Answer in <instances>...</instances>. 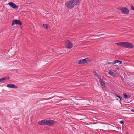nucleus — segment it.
Masks as SVG:
<instances>
[{
    "instance_id": "obj_1",
    "label": "nucleus",
    "mask_w": 134,
    "mask_h": 134,
    "mask_svg": "<svg viewBox=\"0 0 134 134\" xmlns=\"http://www.w3.org/2000/svg\"><path fill=\"white\" fill-rule=\"evenodd\" d=\"M117 9L120 10L122 13L127 14L129 12V11L127 8L126 7H118Z\"/></svg>"
},
{
    "instance_id": "obj_2",
    "label": "nucleus",
    "mask_w": 134,
    "mask_h": 134,
    "mask_svg": "<svg viewBox=\"0 0 134 134\" xmlns=\"http://www.w3.org/2000/svg\"><path fill=\"white\" fill-rule=\"evenodd\" d=\"M65 5L69 9H72L74 7L72 0L66 2L65 3Z\"/></svg>"
},
{
    "instance_id": "obj_3",
    "label": "nucleus",
    "mask_w": 134,
    "mask_h": 134,
    "mask_svg": "<svg viewBox=\"0 0 134 134\" xmlns=\"http://www.w3.org/2000/svg\"><path fill=\"white\" fill-rule=\"evenodd\" d=\"M124 47L126 48L131 49L133 47V45L131 43L126 42H124Z\"/></svg>"
},
{
    "instance_id": "obj_4",
    "label": "nucleus",
    "mask_w": 134,
    "mask_h": 134,
    "mask_svg": "<svg viewBox=\"0 0 134 134\" xmlns=\"http://www.w3.org/2000/svg\"><path fill=\"white\" fill-rule=\"evenodd\" d=\"M15 24H18L20 25H22V23L21 21L19 20L15 19L13 20L11 26H13Z\"/></svg>"
},
{
    "instance_id": "obj_5",
    "label": "nucleus",
    "mask_w": 134,
    "mask_h": 134,
    "mask_svg": "<svg viewBox=\"0 0 134 134\" xmlns=\"http://www.w3.org/2000/svg\"><path fill=\"white\" fill-rule=\"evenodd\" d=\"M65 43L66 47L70 49L72 47L73 44L69 40L66 41Z\"/></svg>"
},
{
    "instance_id": "obj_6",
    "label": "nucleus",
    "mask_w": 134,
    "mask_h": 134,
    "mask_svg": "<svg viewBox=\"0 0 134 134\" xmlns=\"http://www.w3.org/2000/svg\"><path fill=\"white\" fill-rule=\"evenodd\" d=\"M122 63V61H120L118 60H116L112 62H107L106 63V64L113 65L115 64L116 63H119V64H121Z\"/></svg>"
},
{
    "instance_id": "obj_7",
    "label": "nucleus",
    "mask_w": 134,
    "mask_h": 134,
    "mask_svg": "<svg viewBox=\"0 0 134 134\" xmlns=\"http://www.w3.org/2000/svg\"><path fill=\"white\" fill-rule=\"evenodd\" d=\"M7 87L14 89H17L18 88L17 86L15 84H7Z\"/></svg>"
},
{
    "instance_id": "obj_8",
    "label": "nucleus",
    "mask_w": 134,
    "mask_h": 134,
    "mask_svg": "<svg viewBox=\"0 0 134 134\" xmlns=\"http://www.w3.org/2000/svg\"><path fill=\"white\" fill-rule=\"evenodd\" d=\"M8 4L13 9H15L19 7L18 6H17L15 4L12 2H9Z\"/></svg>"
},
{
    "instance_id": "obj_9",
    "label": "nucleus",
    "mask_w": 134,
    "mask_h": 134,
    "mask_svg": "<svg viewBox=\"0 0 134 134\" xmlns=\"http://www.w3.org/2000/svg\"><path fill=\"white\" fill-rule=\"evenodd\" d=\"M46 125H48L51 126L53 125L54 122V121L52 120H47L46 121Z\"/></svg>"
},
{
    "instance_id": "obj_10",
    "label": "nucleus",
    "mask_w": 134,
    "mask_h": 134,
    "mask_svg": "<svg viewBox=\"0 0 134 134\" xmlns=\"http://www.w3.org/2000/svg\"><path fill=\"white\" fill-rule=\"evenodd\" d=\"M73 3V4L74 7L76 5L80 4V0H72Z\"/></svg>"
},
{
    "instance_id": "obj_11",
    "label": "nucleus",
    "mask_w": 134,
    "mask_h": 134,
    "mask_svg": "<svg viewBox=\"0 0 134 134\" xmlns=\"http://www.w3.org/2000/svg\"><path fill=\"white\" fill-rule=\"evenodd\" d=\"M87 59L86 58L82 60H79L78 62V63L79 64H85L87 62Z\"/></svg>"
},
{
    "instance_id": "obj_12",
    "label": "nucleus",
    "mask_w": 134,
    "mask_h": 134,
    "mask_svg": "<svg viewBox=\"0 0 134 134\" xmlns=\"http://www.w3.org/2000/svg\"><path fill=\"white\" fill-rule=\"evenodd\" d=\"M47 120H42L38 122V124L39 125H46Z\"/></svg>"
},
{
    "instance_id": "obj_13",
    "label": "nucleus",
    "mask_w": 134,
    "mask_h": 134,
    "mask_svg": "<svg viewBox=\"0 0 134 134\" xmlns=\"http://www.w3.org/2000/svg\"><path fill=\"white\" fill-rule=\"evenodd\" d=\"M99 81L100 82L101 85L105 87V85L104 83V81H103L102 79L101 78L99 79Z\"/></svg>"
},
{
    "instance_id": "obj_14",
    "label": "nucleus",
    "mask_w": 134,
    "mask_h": 134,
    "mask_svg": "<svg viewBox=\"0 0 134 134\" xmlns=\"http://www.w3.org/2000/svg\"><path fill=\"white\" fill-rule=\"evenodd\" d=\"M108 73L110 75H111L113 77H117L116 74L114 73V72L110 71L108 72Z\"/></svg>"
},
{
    "instance_id": "obj_15",
    "label": "nucleus",
    "mask_w": 134,
    "mask_h": 134,
    "mask_svg": "<svg viewBox=\"0 0 134 134\" xmlns=\"http://www.w3.org/2000/svg\"><path fill=\"white\" fill-rule=\"evenodd\" d=\"M93 74H94L95 76L98 77L99 79H100L101 78V77L96 72V71H93Z\"/></svg>"
},
{
    "instance_id": "obj_16",
    "label": "nucleus",
    "mask_w": 134,
    "mask_h": 134,
    "mask_svg": "<svg viewBox=\"0 0 134 134\" xmlns=\"http://www.w3.org/2000/svg\"><path fill=\"white\" fill-rule=\"evenodd\" d=\"M116 44L118 46H121L124 47V42H120L116 43Z\"/></svg>"
},
{
    "instance_id": "obj_17",
    "label": "nucleus",
    "mask_w": 134,
    "mask_h": 134,
    "mask_svg": "<svg viewBox=\"0 0 134 134\" xmlns=\"http://www.w3.org/2000/svg\"><path fill=\"white\" fill-rule=\"evenodd\" d=\"M124 97L125 98L128 99L129 98L130 96L128 95H127L126 93H124L123 94Z\"/></svg>"
},
{
    "instance_id": "obj_18",
    "label": "nucleus",
    "mask_w": 134,
    "mask_h": 134,
    "mask_svg": "<svg viewBox=\"0 0 134 134\" xmlns=\"http://www.w3.org/2000/svg\"><path fill=\"white\" fill-rule=\"evenodd\" d=\"M115 95L117 97H118V98L120 99L121 101L122 100V97L120 96L119 95L116 94H115Z\"/></svg>"
},
{
    "instance_id": "obj_19",
    "label": "nucleus",
    "mask_w": 134,
    "mask_h": 134,
    "mask_svg": "<svg viewBox=\"0 0 134 134\" xmlns=\"http://www.w3.org/2000/svg\"><path fill=\"white\" fill-rule=\"evenodd\" d=\"M43 26L45 28L47 29L48 27V25L47 24H44L43 25Z\"/></svg>"
},
{
    "instance_id": "obj_20",
    "label": "nucleus",
    "mask_w": 134,
    "mask_h": 134,
    "mask_svg": "<svg viewBox=\"0 0 134 134\" xmlns=\"http://www.w3.org/2000/svg\"><path fill=\"white\" fill-rule=\"evenodd\" d=\"M6 78V77H4L0 79V82L3 81L4 80H5Z\"/></svg>"
},
{
    "instance_id": "obj_21",
    "label": "nucleus",
    "mask_w": 134,
    "mask_h": 134,
    "mask_svg": "<svg viewBox=\"0 0 134 134\" xmlns=\"http://www.w3.org/2000/svg\"><path fill=\"white\" fill-rule=\"evenodd\" d=\"M98 131H100V132H102V131H104V130H102V129H98Z\"/></svg>"
},
{
    "instance_id": "obj_22",
    "label": "nucleus",
    "mask_w": 134,
    "mask_h": 134,
    "mask_svg": "<svg viewBox=\"0 0 134 134\" xmlns=\"http://www.w3.org/2000/svg\"><path fill=\"white\" fill-rule=\"evenodd\" d=\"M120 123L122 124H123L124 123V122L123 121H120L119 122Z\"/></svg>"
},
{
    "instance_id": "obj_23",
    "label": "nucleus",
    "mask_w": 134,
    "mask_h": 134,
    "mask_svg": "<svg viewBox=\"0 0 134 134\" xmlns=\"http://www.w3.org/2000/svg\"><path fill=\"white\" fill-rule=\"evenodd\" d=\"M131 9L132 10H134V7L133 6H132L131 7Z\"/></svg>"
},
{
    "instance_id": "obj_24",
    "label": "nucleus",
    "mask_w": 134,
    "mask_h": 134,
    "mask_svg": "<svg viewBox=\"0 0 134 134\" xmlns=\"http://www.w3.org/2000/svg\"><path fill=\"white\" fill-rule=\"evenodd\" d=\"M116 67L115 68V69L117 70H118L119 69V66H116Z\"/></svg>"
},
{
    "instance_id": "obj_25",
    "label": "nucleus",
    "mask_w": 134,
    "mask_h": 134,
    "mask_svg": "<svg viewBox=\"0 0 134 134\" xmlns=\"http://www.w3.org/2000/svg\"><path fill=\"white\" fill-rule=\"evenodd\" d=\"M131 110L132 111V112H134V108H133V109H131Z\"/></svg>"
},
{
    "instance_id": "obj_26",
    "label": "nucleus",
    "mask_w": 134,
    "mask_h": 134,
    "mask_svg": "<svg viewBox=\"0 0 134 134\" xmlns=\"http://www.w3.org/2000/svg\"><path fill=\"white\" fill-rule=\"evenodd\" d=\"M96 124H99V123H96Z\"/></svg>"
},
{
    "instance_id": "obj_27",
    "label": "nucleus",
    "mask_w": 134,
    "mask_h": 134,
    "mask_svg": "<svg viewBox=\"0 0 134 134\" xmlns=\"http://www.w3.org/2000/svg\"><path fill=\"white\" fill-rule=\"evenodd\" d=\"M92 124H94L95 123H94V122H93Z\"/></svg>"
},
{
    "instance_id": "obj_28",
    "label": "nucleus",
    "mask_w": 134,
    "mask_h": 134,
    "mask_svg": "<svg viewBox=\"0 0 134 134\" xmlns=\"http://www.w3.org/2000/svg\"><path fill=\"white\" fill-rule=\"evenodd\" d=\"M9 78H8V79H9Z\"/></svg>"
}]
</instances>
